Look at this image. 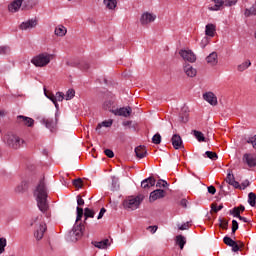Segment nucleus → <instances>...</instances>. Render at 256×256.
Segmentation results:
<instances>
[{
    "label": "nucleus",
    "instance_id": "nucleus-1",
    "mask_svg": "<svg viewBox=\"0 0 256 256\" xmlns=\"http://www.w3.org/2000/svg\"><path fill=\"white\" fill-rule=\"evenodd\" d=\"M47 195L48 193L47 185L45 184V178H42L34 190V197H36L38 209H40L42 213H46L47 209H49Z\"/></svg>",
    "mask_w": 256,
    "mask_h": 256
},
{
    "label": "nucleus",
    "instance_id": "nucleus-2",
    "mask_svg": "<svg viewBox=\"0 0 256 256\" xmlns=\"http://www.w3.org/2000/svg\"><path fill=\"white\" fill-rule=\"evenodd\" d=\"M55 55L48 52H42L31 59L32 65L35 67H47L53 61Z\"/></svg>",
    "mask_w": 256,
    "mask_h": 256
},
{
    "label": "nucleus",
    "instance_id": "nucleus-3",
    "mask_svg": "<svg viewBox=\"0 0 256 256\" xmlns=\"http://www.w3.org/2000/svg\"><path fill=\"white\" fill-rule=\"evenodd\" d=\"M2 140L3 143H5V145L8 147H11V149H20V147H23L25 143V140L13 133H7L2 137Z\"/></svg>",
    "mask_w": 256,
    "mask_h": 256
},
{
    "label": "nucleus",
    "instance_id": "nucleus-4",
    "mask_svg": "<svg viewBox=\"0 0 256 256\" xmlns=\"http://www.w3.org/2000/svg\"><path fill=\"white\" fill-rule=\"evenodd\" d=\"M143 202V196H131L123 202V206L125 209H130L131 211H135V209H139V206Z\"/></svg>",
    "mask_w": 256,
    "mask_h": 256
},
{
    "label": "nucleus",
    "instance_id": "nucleus-5",
    "mask_svg": "<svg viewBox=\"0 0 256 256\" xmlns=\"http://www.w3.org/2000/svg\"><path fill=\"white\" fill-rule=\"evenodd\" d=\"M179 55L188 63H195L197 61V56L191 50H180Z\"/></svg>",
    "mask_w": 256,
    "mask_h": 256
},
{
    "label": "nucleus",
    "instance_id": "nucleus-6",
    "mask_svg": "<svg viewBox=\"0 0 256 256\" xmlns=\"http://www.w3.org/2000/svg\"><path fill=\"white\" fill-rule=\"evenodd\" d=\"M242 161L249 167H256V153H245Z\"/></svg>",
    "mask_w": 256,
    "mask_h": 256
},
{
    "label": "nucleus",
    "instance_id": "nucleus-7",
    "mask_svg": "<svg viewBox=\"0 0 256 256\" xmlns=\"http://www.w3.org/2000/svg\"><path fill=\"white\" fill-rule=\"evenodd\" d=\"M38 23H39V21L37 20V18H32L25 22H22L20 24V29L22 31H28L29 29H35V27H37Z\"/></svg>",
    "mask_w": 256,
    "mask_h": 256
},
{
    "label": "nucleus",
    "instance_id": "nucleus-8",
    "mask_svg": "<svg viewBox=\"0 0 256 256\" xmlns=\"http://www.w3.org/2000/svg\"><path fill=\"white\" fill-rule=\"evenodd\" d=\"M157 19V16L153 13H143L141 18H140V23L141 25H149V23H153Z\"/></svg>",
    "mask_w": 256,
    "mask_h": 256
},
{
    "label": "nucleus",
    "instance_id": "nucleus-9",
    "mask_svg": "<svg viewBox=\"0 0 256 256\" xmlns=\"http://www.w3.org/2000/svg\"><path fill=\"white\" fill-rule=\"evenodd\" d=\"M17 123H20V125H25L26 127H33L35 125V120L31 117L19 115L17 116Z\"/></svg>",
    "mask_w": 256,
    "mask_h": 256
},
{
    "label": "nucleus",
    "instance_id": "nucleus-10",
    "mask_svg": "<svg viewBox=\"0 0 256 256\" xmlns=\"http://www.w3.org/2000/svg\"><path fill=\"white\" fill-rule=\"evenodd\" d=\"M46 231H47V224L41 222L34 232V237L38 241H40V239H43V236L45 235Z\"/></svg>",
    "mask_w": 256,
    "mask_h": 256
},
{
    "label": "nucleus",
    "instance_id": "nucleus-11",
    "mask_svg": "<svg viewBox=\"0 0 256 256\" xmlns=\"http://www.w3.org/2000/svg\"><path fill=\"white\" fill-rule=\"evenodd\" d=\"M132 111L133 110L131 109V107H122L113 110L112 113H114L118 117H130Z\"/></svg>",
    "mask_w": 256,
    "mask_h": 256
},
{
    "label": "nucleus",
    "instance_id": "nucleus-12",
    "mask_svg": "<svg viewBox=\"0 0 256 256\" xmlns=\"http://www.w3.org/2000/svg\"><path fill=\"white\" fill-rule=\"evenodd\" d=\"M163 197H165L164 190L156 189L150 193L149 201H150V203H153V202L157 201V199H163Z\"/></svg>",
    "mask_w": 256,
    "mask_h": 256
},
{
    "label": "nucleus",
    "instance_id": "nucleus-13",
    "mask_svg": "<svg viewBox=\"0 0 256 256\" xmlns=\"http://www.w3.org/2000/svg\"><path fill=\"white\" fill-rule=\"evenodd\" d=\"M25 0H14L8 5V10L10 13H17L19 9H21V5H23V2Z\"/></svg>",
    "mask_w": 256,
    "mask_h": 256
},
{
    "label": "nucleus",
    "instance_id": "nucleus-14",
    "mask_svg": "<svg viewBox=\"0 0 256 256\" xmlns=\"http://www.w3.org/2000/svg\"><path fill=\"white\" fill-rule=\"evenodd\" d=\"M183 71L187 77H195L197 75V69H195L191 64L185 63L183 66Z\"/></svg>",
    "mask_w": 256,
    "mask_h": 256
},
{
    "label": "nucleus",
    "instance_id": "nucleus-15",
    "mask_svg": "<svg viewBox=\"0 0 256 256\" xmlns=\"http://www.w3.org/2000/svg\"><path fill=\"white\" fill-rule=\"evenodd\" d=\"M203 99L204 101H207V103H209L210 105H217V96H215L213 92H206L203 95Z\"/></svg>",
    "mask_w": 256,
    "mask_h": 256
},
{
    "label": "nucleus",
    "instance_id": "nucleus-16",
    "mask_svg": "<svg viewBox=\"0 0 256 256\" xmlns=\"http://www.w3.org/2000/svg\"><path fill=\"white\" fill-rule=\"evenodd\" d=\"M174 149H181L183 147V139L178 134H174L171 139Z\"/></svg>",
    "mask_w": 256,
    "mask_h": 256
},
{
    "label": "nucleus",
    "instance_id": "nucleus-17",
    "mask_svg": "<svg viewBox=\"0 0 256 256\" xmlns=\"http://www.w3.org/2000/svg\"><path fill=\"white\" fill-rule=\"evenodd\" d=\"M155 183H156L155 178L148 177L141 182V188L142 189H151V187H154Z\"/></svg>",
    "mask_w": 256,
    "mask_h": 256
},
{
    "label": "nucleus",
    "instance_id": "nucleus-18",
    "mask_svg": "<svg viewBox=\"0 0 256 256\" xmlns=\"http://www.w3.org/2000/svg\"><path fill=\"white\" fill-rule=\"evenodd\" d=\"M92 244L94 245V247H97V249H107V247L111 245V243L109 242V239L95 241V242H92Z\"/></svg>",
    "mask_w": 256,
    "mask_h": 256
},
{
    "label": "nucleus",
    "instance_id": "nucleus-19",
    "mask_svg": "<svg viewBox=\"0 0 256 256\" xmlns=\"http://www.w3.org/2000/svg\"><path fill=\"white\" fill-rule=\"evenodd\" d=\"M103 5L108 11H115L117 9V0H103Z\"/></svg>",
    "mask_w": 256,
    "mask_h": 256
},
{
    "label": "nucleus",
    "instance_id": "nucleus-20",
    "mask_svg": "<svg viewBox=\"0 0 256 256\" xmlns=\"http://www.w3.org/2000/svg\"><path fill=\"white\" fill-rule=\"evenodd\" d=\"M215 31H217V27L215 24H207L205 27V35L207 37H215Z\"/></svg>",
    "mask_w": 256,
    "mask_h": 256
},
{
    "label": "nucleus",
    "instance_id": "nucleus-21",
    "mask_svg": "<svg viewBox=\"0 0 256 256\" xmlns=\"http://www.w3.org/2000/svg\"><path fill=\"white\" fill-rule=\"evenodd\" d=\"M206 61H207V64L211 65L212 67H214V65H217L218 63L217 52H212L211 54H209V56L206 57Z\"/></svg>",
    "mask_w": 256,
    "mask_h": 256
},
{
    "label": "nucleus",
    "instance_id": "nucleus-22",
    "mask_svg": "<svg viewBox=\"0 0 256 256\" xmlns=\"http://www.w3.org/2000/svg\"><path fill=\"white\" fill-rule=\"evenodd\" d=\"M176 245L179 246L181 250L184 249L185 245H187V238L183 235H177L175 238Z\"/></svg>",
    "mask_w": 256,
    "mask_h": 256
},
{
    "label": "nucleus",
    "instance_id": "nucleus-23",
    "mask_svg": "<svg viewBox=\"0 0 256 256\" xmlns=\"http://www.w3.org/2000/svg\"><path fill=\"white\" fill-rule=\"evenodd\" d=\"M135 153L138 159H143L147 155V149L145 148V146H138L135 148Z\"/></svg>",
    "mask_w": 256,
    "mask_h": 256
},
{
    "label": "nucleus",
    "instance_id": "nucleus-24",
    "mask_svg": "<svg viewBox=\"0 0 256 256\" xmlns=\"http://www.w3.org/2000/svg\"><path fill=\"white\" fill-rule=\"evenodd\" d=\"M54 33L57 35V37H65V35H67V28L63 25H58L55 28Z\"/></svg>",
    "mask_w": 256,
    "mask_h": 256
},
{
    "label": "nucleus",
    "instance_id": "nucleus-25",
    "mask_svg": "<svg viewBox=\"0 0 256 256\" xmlns=\"http://www.w3.org/2000/svg\"><path fill=\"white\" fill-rule=\"evenodd\" d=\"M211 1H213V3H215V5L209 6L208 7L209 11H219V9H221V7H223V5H224L223 0H211Z\"/></svg>",
    "mask_w": 256,
    "mask_h": 256
},
{
    "label": "nucleus",
    "instance_id": "nucleus-26",
    "mask_svg": "<svg viewBox=\"0 0 256 256\" xmlns=\"http://www.w3.org/2000/svg\"><path fill=\"white\" fill-rule=\"evenodd\" d=\"M43 123L47 129H50V131H53V129H55V127L57 126V122H55L51 118L44 119Z\"/></svg>",
    "mask_w": 256,
    "mask_h": 256
},
{
    "label": "nucleus",
    "instance_id": "nucleus-27",
    "mask_svg": "<svg viewBox=\"0 0 256 256\" xmlns=\"http://www.w3.org/2000/svg\"><path fill=\"white\" fill-rule=\"evenodd\" d=\"M250 65H251V60H246L237 66V71H239L240 73H243V71H246V69H249Z\"/></svg>",
    "mask_w": 256,
    "mask_h": 256
},
{
    "label": "nucleus",
    "instance_id": "nucleus-28",
    "mask_svg": "<svg viewBox=\"0 0 256 256\" xmlns=\"http://www.w3.org/2000/svg\"><path fill=\"white\" fill-rule=\"evenodd\" d=\"M72 233L75 237H81L83 235V226L81 224L74 226Z\"/></svg>",
    "mask_w": 256,
    "mask_h": 256
},
{
    "label": "nucleus",
    "instance_id": "nucleus-29",
    "mask_svg": "<svg viewBox=\"0 0 256 256\" xmlns=\"http://www.w3.org/2000/svg\"><path fill=\"white\" fill-rule=\"evenodd\" d=\"M248 203L251 207H255L256 204V194L253 192H250L248 194Z\"/></svg>",
    "mask_w": 256,
    "mask_h": 256
},
{
    "label": "nucleus",
    "instance_id": "nucleus-30",
    "mask_svg": "<svg viewBox=\"0 0 256 256\" xmlns=\"http://www.w3.org/2000/svg\"><path fill=\"white\" fill-rule=\"evenodd\" d=\"M193 135L199 142L205 141V135L201 131L193 130Z\"/></svg>",
    "mask_w": 256,
    "mask_h": 256
},
{
    "label": "nucleus",
    "instance_id": "nucleus-31",
    "mask_svg": "<svg viewBox=\"0 0 256 256\" xmlns=\"http://www.w3.org/2000/svg\"><path fill=\"white\" fill-rule=\"evenodd\" d=\"M84 217H85V219H89V217L93 219V217H95V211H93L89 208H85L84 209Z\"/></svg>",
    "mask_w": 256,
    "mask_h": 256
},
{
    "label": "nucleus",
    "instance_id": "nucleus-32",
    "mask_svg": "<svg viewBox=\"0 0 256 256\" xmlns=\"http://www.w3.org/2000/svg\"><path fill=\"white\" fill-rule=\"evenodd\" d=\"M45 96L47 97V99H50V101H52L57 111H59V103L55 102V95L53 93H50V94L45 93Z\"/></svg>",
    "mask_w": 256,
    "mask_h": 256
},
{
    "label": "nucleus",
    "instance_id": "nucleus-33",
    "mask_svg": "<svg viewBox=\"0 0 256 256\" xmlns=\"http://www.w3.org/2000/svg\"><path fill=\"white\" fill-rule=\"evenodd\" d=\"M245 15L249 17V15H256V0L253 6L250 9H246Z\"/></svg>",
    "mask_w": 256,
    "mask_h": 256
},
{
    "label": "nucleus",
    "instance_id": "nucleus-34",
    "mask_svg": "<svg viewBox=\"0 0 256 256\" xmlns=\"http://www.w3.org/2000/svg\"><path fill=\"white\" fill-rule=\"evenodd\" d=\"M112 191L119 190V179H117L115 176L112 177Z\"/></svg>",
    "mask_w": 256,
    "mask_h": 256
},
{
    "label": "nucleus",
    "instance_id": "nucleus-35",
    "mask_svg": "<svg viewBox=\"0 0 256 256\" xmlns=\"http://www.w3.org/2000/svg\"><path fill=\"white\" fill-rule=\"evenodd\" d=\"M205 155H206V157H208V159H211L212 161H217V159L219 158L217 156V153L212 152V151H206Z\"/></svg>",
    "mask_w": 256,
    "mask_h": 256
},
{
    "label": "nucleus",
    "instance_id": "nucleus-36",
    "mask_svg": "<svg viewBox=\"0 0 256 256\" xmlns=\"http://www.w3.org/2000/svg\"><path fill=\"white\" fill-rule=\"evenodd\" d=\"M5 247H7V239L6 238H0V255L2 253H5Z\"/></svg>",
    "mask_w": 256,
    "mask_h": 256
},
{
    "label": "nucleus",
    "instance_id": "nucleus-37",
    "mask_svg": "<svg viewBox=\"0 0 256 256\" xmlns=\"http://www.w3.org/2000/svg\"><path fill=\"white\" fill-rule=\"evenodd\" d=\"M229 214L232 215L233 217H236L237 219H239V217L241 216V212L237 207H234L233 209L229 210Z\"/></svg>",
    "mask_w": 256,
    "mask_h": 256
},
{
    "label": "nucleus",
    "instance_id": "nucleus-38",
    "mask_svg": "<svg viewBox=\"0 0 256 256\" xmlns=\"http://www.w3.org/2000/svg\"><path fill=\"white\" fill-rule=\"evenodd\" d=\"M73 97H75V90L74 89H69L66 92V95H65L66 101H71V99H73Z\"/></svg>",
    "mask_w": 256,
    "mask_h": 256
},
{
    "label": "nucleus",
    "instance_id": "nucleus-39",
    "mask_svg": "<svg viewBox=\"0 0 256 256\" xmlns=\"http://www.w3.org/2000/svg\"><path fill=\"white\" fill-rule=\"evenodd\" d=\"M152 143H154V145H160V144H161V134L156 133V134L152 137Z\"/></svg>",
    "mask_w": 256,
    "mask_h": 256
},
{
    "label": "nucleus",
    "instance_id": "nucleus-40",
    "mask_svg": "<svg viewBox=\"0 0 256 256\" xmlns=\"http://www.w3.org/2000/svg\"><path fill=\"white\" fill-rule=\"evenodd\" d=\"M113 125V120H105L101 124H98L97 129H101V127H111Z\"/></svg>",
    "mask_w": 256,
    "mask_h": 256
},
{
    "label": "nucleus",
    "instance_id": "nucleus-41",
    "mask_svg": "<svg viewBox=\"0 0 256 256\" xmlns=\"http://www.w3.org/2000/svg\"><path fill=\"white\" fill-rule=\"evenodd\" d=\"M76 211H77V216H76V223H77L78 221H81V219H83V208L77 207Z\"/></svg>",
    "mask_w": 256,
    "mask_h": 256
},
{
    "label": "nucleus",
    "instance_id": "nucleus-42",
    "mask_svg": "<svg viewBox=\"0 0 256 256\" xmlns=\"http://www.w3.org/2000/svg\"><path fill=\"white\" fill-rule=\"evenodd\" d=\"M225 245H228V247H231L232 245H235V241L231 239L229 236H225L223 239Z\"/></svg>",
    "mask_w": 256,
    "mask_h": 256
},
{
    "label": "nucleus",
    "instance_id": "nucleus-43",
    "mask_svg": "<svg viewBox=\"0 0 256 256\" xmlns=\"http://www.w3.org/2000/svg\"><path fill=\"white\" fill-rule=\"evenodd\" d=\"M26 185H27V183L21 182V184L18 185V186L15 188L16 193H23V191H25V186H26Z\"/></svg>",
    "mask_w": 256,
    "mask_h": 256
},
{
    "label": "nucleus",
    "instance_id": "nucleus-44",
    "mask_svg": "<svg viewBox=\"0 0 256 256\" xmlns=\"http://www.w3.org/2000/svg\"><path fill=\"white\" fill-rule=\"evenodd\" d=\"M246 143L252 145V147L255 149V147H256V134L253 137H249L246 140Z\"/></svg>",
    "mask_w": 256,
    "mask_h": 256
},
{
    "label": "nucleus",
    "instance_id": "nucleus-45",
    "mask_svg": "<svg viewBox=\"0 0 256 256\" xmlns=\"http://www.w3.org/2000/svg\"><path fill=\"white\" fill-rule=\"evenodd\" d=\"M55 97V103H57V101L61 102L63 101V99H65V94H63L62 92H57L56 95H54Z\"/></svg>",
    "mask_w": 256,
    "mask_h": 256
},
{
    "label": "nucleus",
    "instance_id": "nucleus-46",
    "mask_svg": "<svg viewBox=\"0 0 256 256\" xmlns=\"http://www.w3.org/2000/svg\"><path fill=\"white\" fill-rule=\"evenodd\" d=\"M223 209V204H220L217 206V204H212L211 205V210L214 211V213H219Z\"/></svg>",
    "mask_w": 256,
    "mask_h": 256
},
{
    "label": "nucleus",
    "instance_id": "nucleus-47",
    "mask_svg": "<svg viewBox=\"0 0 256 256\" xmlns=\"http://www.w3.org/2000/svg\"><path fill=\"white\" fill-rule=\"evenodd\" d=\"M74 187H78V189H81L83 187V180L81 178H77L73 181Z\"/></svg>",
    "mask_w": 256,
    "mask_h": 256
},
{
    "label": "nucleus",
    "instance_id": "nucleus-48",
    "mask_svg": "<svg viewBox=\"0 0 256 256\" xmlns=\"http://www.w3.org/2000/svg\"><path fill=\"white\" fill-rule=\"evenodd\" d=\"M11 51V48L8 46H0V55H7Z\"/></svg>",
    "mask_w": 256,
    "mask_h": 256
},
{
    "label": "nucleus",
    "instance_id": "nucleus-49",
    "mask_svg": "<svg viewBox=\"0 0 256 256\" xmlns=\"http://www.w3.org/2000/svg\"><path fill=\"white\" fill-rule=\"evenodd\" d=\"M237 229H239V222H237V220H232V235H235Z\"/></svg>",
    "mask_w": 256,
    "mask_h": 256
},
{
    "label": "nucleus",
    "instance_id": "nucleus-50",
    "mask_svg": "<svg viewBox=\"0 0 256 256\" xmlns=\"http://www.w3.org/2000/svg\"><path fill=\"white\" fill-rule=\"evenodd\" d=\"M226 7H233V5H237L239 0H223Z\"/></svg>",
    "mask_w": 256,
    "mask_h": 256
},
{
    "label": "nucleus",
    "instance_id": "nucleus-51",
    "mask_svg": "<svg viewBox=\"0 0 256 256\" xmlns=\"http://www.w3.org/2000/svg\"><path fill=\"white\" fill-rule=\"evenodd\" d=\"M104 153L106 157H109V159H113V157H115V153L111 149L104 150Z\"/></svg>",
    "mask_w": 256,
    "mask_h": 256
},
{
    "label": "nucleus",
    "instance_id": "nucleus-52",
    "mask_svg": "<svg viewBox=\"0 0 256 256\" xmlns=\"http://www.w3.org/2000/svg\"><path fill=\"white\" fill-rule=\"evenodd\" d=\"M168 186L169 184L167 183V181L162 179L158 180V182L156 183V187H168Z\"/></svg>",
    "mask_w": 256,
    "mask_h": 256
},
{
    "label": "nucleus",
    "instance_id": "nucleus-53",
    "mask_svg": "<svg viewBox=\"0 0 256 256\" xmlns=\"http://www.w3.org/2000/svg\"><path fill=\"white\" fill-rule=\"evenodd\" d=\"M158 229H159V227L157 225L147 227V231H150V233H152V235H155V233H157Z\"/></svg>",
    "mask_w": 256,
    "mask_h": 256
},
{
    "label": "nucleus",
    "instance_id": "nucleus-54",
    "mask_svg": "<svg viewBox=\"0 0 256 256\" xmlns=\"http://www.w3.org/2000/svg\"><path fill=\"white\" fill-rule=\"evenodd\" d=\"M226 181H227V183H228L229 185H231L232 182L235 181V176H234L233 174H231V173H228V174H227Z\"/></svg>",
    "mask_w": 256,
    "mask_h": 256
},
{
    "label": "nucleus",
    "instance_id": "nucleus-55",
    "mask_svg": "<svg viewBox=\"0 0 256 256\" xmlns=\"http://www.w3.org/2000/svg\"><path fill=\"white\" fill-rule=\"evenodd\" d=\"M178 229L180 231H187V229H189V222H185L184 224L178 226Z\"/></svg>",
    "mask_w": 256,
    "mask_h": 256
},
{
    "label": "nucleus",
    "instance_id": "nucleus-56",
    "mask_svg": "<svg viewBox=\"0 0 256 256\" xmlns=\"http://www.w3.org/2000/svg\"><path fill=\"white\" fill-rule=\"evenodd\" d=\"M77 205V207H83V205H85V200H83L80 195L77 196Z\"/></svg>",
    "mask_w": 256,
    "mask_h": 256
},
{
    "label": "nucleus",
    "instance_id": "nucleus-57",
    "mask_svg": "<svg viewBox=\"0 0 256 256\" xmlns=\"http://www.w3.org/2000/svg\"><path fill=\"white\" fill-rule=\"evenodd\" d=\"M231 247H232V251L234 253H237V251H239L241 249V246H239V244H237L236 242Z\"/></svg>",
    "mask_w": 256,
    "mask_h": 256
},
{
    "label": "nucleus",
    "instance_id": "nucleus-58",
    "mask_svg": "<svg viewBox=\"0 0 256 256\" xmlns=\"http://www.w3.org/2000/svg\"><path fill=\"white\" fill-rule=\"evenodd\" d=\"M208 193H210V195H215V193H217V189H215V186H209Z\"/></svg>",
    "mask_w": 256,
    "mask_h": 256
},
{
    "label": "nucleus",
    "instance_id": "nucleus-59",
    "mask_svg": "<svg viewBox=\"0 0 256 256\" xmlns=\"http://www.w3.org/2000/svg\"><path fill=\"white\" fill-rule=\"evenodd\" d=\"M105 213H107V210L105 208H101L97 219H103V215H105Z\"/></svg>",
    "mask_w": 256,
    "mask_h": 256
},
{
    "label": "nucleus",
    "instance_id": "nucleus-60",
    "mask_svg": "<svg viewBox=\"0 0 256 256\" xmlns=\"http://www.w3.org/2000/svg\"><path fill=\"white\" fill-rule=\"evenodd\" d=\"M180 121H182V123H187V121H189V114H185L184 116H180Z\"/></svg>",
    "mask_w": 256,
    "mask_h": 256
},
{
    "label": "nucleus",
    "instance_id": "nucleus-61",
    "mask_svg": "<svg viewBox=\"0 0 256 256\" xmlns=\"http://www.w3.org/2000/svg\"><path fill=\"white\" fill-rule=\"evenodd\" d=\"M230 185H232V187H234L235 189H241V185L236 180H234Z\"/></svg>",
    "mask_w": 256,
    "mask_h": 256
},
{
    "label": "nucleus",
    "instance_id": "nucleus-62",
    "mask_svg": "<svg viewBox=\"0 0 256 256\" xmlns=\"http://www.w3.org/2000/svg\"><path fill=\"white\" fill-rule=\"evenodd\" d=\"M228 226H229V222L227 220H224L220 225L222 229H227Z\"/></svg>",
    "mask_w": 256,
    "mask_h": 256
},
{
    "label": "nucleus",
    "instance_id": "nucleus-63",
    "mask_svg": "<svg viewBox=\"0 0 256 256\" xmlns=\"http://www.w3.org/2000/svg\"><path fill=\"white\" fill-rule=\"evenodd\" d=\"M111 105H113V103L111 101H106L104 103V109H108L109 107H111Z\"/></svg>",
    "mask_w": 256,
    "mask_h": 256
},
{
    "label": "nucleus",
    "instance_id": "nucleus-64",
    "mask_svg": "<svg viewBox=\"0 0 256 256\" xmlns=\"http://www.w3.org/2000/svg\"><path fill=\"white\" fill-rule=\"evenodd\" d=\"M247 187H249V182H248V180H246V181H244V182L242 183L241 189H247Z\"/></svg>",
    "mask_w": 256,
    "mask_h": 256
}]
</instances>
